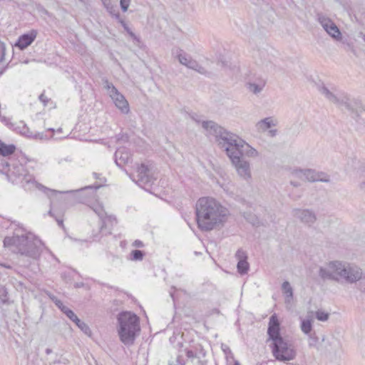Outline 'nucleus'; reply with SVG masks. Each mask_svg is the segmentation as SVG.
I'll list each match as a JSON object with an SVG mask.
<instances>
[{
    "label": "nucleus",
    "instance_id": "412c9836",
    "mask_svg": "<svg viewBox=\"0 0 365 365\" xmlns=\"http://www.w3.org/2000/svg\"><path fill=\"white\" fill-rule=\"evenodd\" d=\"M186 356H187V361H186L187 365H202V361L200 359V358L192 351H190V350L186 351Z\"/></svg>",
    "mask_w": 365,
    "mask_h": 365
},
{
    "label": "nucleus",
    "instance_id": "f8f14e48",
    "mask_svg": "<svg viewBox=\"0 0 365 365\" xmlns=\"http://www.w3.org/2000/svg\"><path fill=\"white\" fill-rule=\"evenodd\" d=\"M292 214L294 217L309 227L312 226L317 220L316 213L310 209L294 208L292 210Z\"/></svg>",
    "mask_w": 365,
    "mask_h": 365
},
{
    "label": "nucleus",
    "instance_id": "3c124183",
    "mask_svg": "<svg viewBox=\"0 0 365 365\" xmlns=\"http://www.w3.org/2000/svg\"><path fill=\"white\" fill-rule=\"evenodd\" d=\"M1 165H2L3 168H4V166H5V167H8V166H9V164H8V163H6V162L3 163Z\"/></svg>",
    "mask_w": 365,
    "mask_h": 365
},
{
    "label": "nucleus",
    "instance_id": "a878e982",
    "mask_svg": "<svg viewBox=\"0 0 365 365\" xmlns=\"http://www.w3.org/2000/svg\"><path fill=\"white\" fill-rule=\"evenodd\" d=\"M317 171L312 169H304V178L305 180H307L311 182H316L317 179Z\"/></svg>",
    "mask_w": 365,
    "mask_h": 365
},
{
    "label": "nucleus",
    "instance_id": "0eeeda50",
    "mask_svg": "<svg viewBox=\"0 0 365 365\" xmlns=\"http://www.w3.org/2000/svg\"><path fill=\"white\" fill-rule=\"evenodd\" d=\"M319 91L329 102L337 106H344L348 110L351 109V100L346 93L339 91L334 87L329 88L325 86H320Z\"/></svg>",
    "mask_w": 365,
    "mask_h": 365
},
{
    "label": "nucleus",
    "instance_id": "864d4df0",
    "mask_svg": "<svg viewBox=\"0 0 365 365\" xmlns=\"http://www.w3.org/2000/svg\"><path fill=\"white\" fill-rule=\"evenodd\" d=\"M233 365H240V364L237 361H236Z\"/></svg>",
    "mask_w": 365,
    "mask_h": 365
},
{
    "label": "nucleus",
    "instance_id": "6e6d98bb",
    "mask_svg": "<svg viewBox=\"0 0 365 365\" xmlns=\"http://www.w3.org/2000/svg\"><path fill=\"white\" fill-rule=\"evenodd\" d=\"M195 120L197 122V123H199L200 121L197 120V119H195Z\"/></svg>",
    "mask_w": 365,
    "mask_h": 365
},
{
    "label": "nucleus",
    "instance_id": "a19ab883",
    "mask_svg": "<svg viewBox=\"0 0 365 365\" xmlns=\"http://www.w3.org/2000/svg\"><path fill=\"white\" fill-rule=\"evenodd\" d=\"M277 133H278V131L277 129H269L268 130L267 135H268V136L273 138L277 135Z\"/></svg>",
    "mask_w": 365,
    "mask_h": 365
},
{
    "label": "nucleus",
    "instance_id": "1a4fd4ad",
    "mask_svg": "<svg viewBox=\"0 0 365 365\" xmlns=\"http://www.w3.org/2000/svg\"><path fill=\"white\" fill-rule=\"evenodd\" d=\"M133 180L136 182L140 186H144L153 183L155 180L152 168L145 164L137 166L136 173L133 175Z\"/></svg>",
    "mask_w": 365,
    "mask_h": 365
},
{
    "label": "nucleus",
    "instance_id": "c03bdc74",
    "mask_svg": "<svg viewBox=\"0 0 365 365\" xmlns=\"http://www.w3.org/2000/svg\"><path fill=\"white\" fill-rule=\"evenodd\" d=\"M133 246L136 247H143V243L140 240H135L133 243Z\"/></svg>",
    "mask_w": 365,
    "mask_h": 365
},
{
    "label": "nucleus",
    "instance_id": "ddd939ff",
    "mask_svg": "<svg viewBox=\"0 0 365 365\" xmlns=\"http://www.w3.org/2000/svg\"><path fill=\"white\" fill-rule=\"evenodd\" d=\"M178 60L182 65L192 69L200 74L209 75L210 73L195 60L185 53H180L177 56Z\"/></svg>",
    "mask_w": 365,
    "mask_h": 365
},
{
    "label": "nucleus",
    "instance_id": "aec40b11",
    "mask_svg": "<svg viewBox=\"0 0 365 365\" xmlns=\"http://www.w3.org/2000/svg\"><path fill=\"white\" fill-rule=\"evenodd\" d=\"M326 32L334 39L336 41H341L342 38V34L334 22L330 24Z\"/></svg>",
    "mask_w": 365,
    "mask_h": 365
},
{
    "label": "nucleus",
    "instance_id": "4468645a",
    "mask_svg": "<svg viewBox=\"0 0 365 365\" xmlns=\"http://www.w3.org/2000/svg\"><path fill=\"white\" fill-rule=\"evenodd\" d=\"M280 331V325L277 317L275 314H273L269 318V327L267 329V334L269 335V339H271L273 342L277 341L278 339H283L279 333Z\"/></svg>",
    "mask_w": 365,
    "mask_h": 365
},
{
    "label": "nucleus",
    "instance_id": "2eb2a0df",
    "mask_svg": "<svg viewBox=\"0 0 365 365\" xmlns=\"http://www.w3.org/2000/svg\"><path fill=\"white\" fill-rule=\"evenodd\" d=\"M36 36L37 31L36 30H31L29 33L21 36L15 46L21 50H24L33 43L36 38Z\"/></svg>",
    "mask_w": 365,
    "mask_h": 365
},
{
    "label": "nucleus",
    "instance_id": "bb28decb",
    "mask_svg": "<svg viewBox=\"0 0 365 365\" xmlns=\"http://www.w3.org/2000/svg\"><path fill=\"white\" fill-rule=\"evenodd\" d=\"M237 271L240 274H246L250 268V264L247 262V260L244 261H240L237 262Z\"/></svg>",
    "mask_w": 365,
    "mask_h": 365
},
{
    "label": "nucleus",
    "instance_id": "473e14b6",
    "mask_svg": "<svg viewBox=\"0 0 365 365\" xmlns=\"http://www.w3.org/2000/svg\"><path fill=\"white\" fill-rule=\"evenodd\" d=\"M247 88L250 92L257 94L262 91L263 86L250 83H248Z\"/></svg>",
    "mask_w": 365,
    "mask_h": 365
},
{
    "label": "nucleus",
    "instance_id": "cd10ccee",
    "mask_svg": "<svg viewBox=\"0 0 365 365\" xmlns=\"http://www.w3.org/2000/svg\"><path fill=\"white\" fill-rule=\"evenodd\" d=\"M304 173V169H294L290 172V176L292 179L305 180Z\"/></svg>",
    "mask_w": 365,
    "mask_h": 365
},
{
    "label": "nucleus",
    "instance_id": "7ed1b4c3",
    "mask_svg": "<svg viewBox=\"0 0 365 365\" xmlns=\"http://www.w3.org/2000/svg\"><path fill=\"white\" fill-rule=\"evenodd\" d=\"M201 123L207 134L215 137L217 145L226 152L229 158L239 153L238 150L244 143V140L239 136L227 131L212 120H204Z\"/></svg>",
    "mask_w": 365,
    "mask_h": 365
},
{
    "label": "nucleus",
    "instance_id": "79ce46f5",
    "mask_svg": "<svg viewBox=\"0 0 365 365\" xmlns=\"http://www.w3.org/2000/svg\"><path fill=\"white\" fill-rule=\"evenodd\" d=\"M104 6L107 9L111 8L110 0H101Z\"/></svg>",
    "mask_w": 365,
    "mask_h": 365
},
{
    "label": "nucleus",
    "instance_id": "4be33fe9",
    "mask_svg": "<svg viewBox=\"0 0 365 365\" xmlns=\"http://www.w3.org/2000/svg\"><path fill=\"white\" fill-rule=\"evenodd\" d=\"M283 293L286 295L285 301L290 303L293 298V289L289 282H284L282 285Z\"/></svg>",
    "mask_w": 365,
    "mask_h": 365
},
{
    "label": "nucleus",
    "instance_id": "6ab92c4d",
    "mask_svg": "<svg viewBox=\"0 0 365 365\" xmlns=\"http://www.w3.org/2000/svg\"><path fill=\"white\" fill-rule=\"evenodd\" d=\"M102 221V225H101V230H106L107 227L110 230V228L116 224V219L115 217L112 215H108L106 213V215H104L103 217L101 218ZM108 233L110 234V230L108 231Z\"/></svg>",
    "mask_w": 365,
    "mask_h": 365
},
{
    "label": "nucleus",
    "instance_id": "e433bc0d",
    "mask_svg": "<svg viewBox=\"0 0 365 365\" xmlns=\"http://www.w3.org/2000/svg\"><path fill=\"white\" fill-rule=\"evenodd\" d=\"M130 1H131V0H120V5L121 9L123 12H125L128 11V9L129 7Z\"/></svg>",
    "mask_w": 365,
    "mask_h": 365
},
{
    "label": "nucleus",
    "instance_id": "8fccbe9b",
    "mask_svg": "<svg viewBox=\"0 0 365 365\" xmlns=\"http://www.w3.org/2000/svg\"><path fill=\"white\" fill-rule=\"evenodd\" d=\"M334 342H336V340H333V341H331V342L330 341V340H328V341H327V344H329V345L332 344H334Z\"/></svg>",
    "mask_w": 365,
    "mask_h": 365
},
{
    "label": "nucleus",
    "instance_id": "49530a36",
    "mask_svg": "<svg viewBox=\"0 0 365 365\" xmlns=\"http://www.w3.org/2000/svg\"><path fill=\"white\" fill-rule=\"evenodd\" d=\"M6 175H7V177L9 180H11V181H14V179H11L12 178V174H11V172H9V170L6 171ZM15 176H17L18 175H14Z\"/></svg>",
    "mask_w": 365,
    "mask_h": 365
},
{
    "label": "nucleus",
    "instance_id": "9d476101",
    "mask_svg": "<svg viewBox=\"0 0 365 365\" xmlns=\"http://www.w3.org/2000/svg\"><path fill=\"white\" fill-rule=\"evenodd\" d=\"M229 158L240 178L245 180H249L252 178L250 163L249 161L237 155Z\"/></svg>",
    "mask_w": 365,
    "mask_h": 365
},
{
    "label": "nucleus",
    "instance_id": "37998d69",
    "mask_svg": "<svg viewBox=\"0 0 365 365\" xmlns=\"http://www.w3.org/2000/svg\"><path fill=\"white\" fill-rule=\"evenodd\" d=\"M290 184L295 187H299L301 183L298 181H296L295 179H291Z\"/></svg>",
    "mask_w": 365,
    "mask_h": 365
},
{
    "label": "nucleus",
    "instance_id": "2f4dec72",
    "mask_svg": "<svg viewBox=\"0 0 365 365\" xmlns=\"http://www.w3.org/2000/svg\"><path fill=\"white\" fill-rule=\"evenodd\" d=\"M317 181L329 182H330V177L329 175L324 172L317 171L316 182Z\"/></svg>",
    "mask_w": 365,
    "mask_h": 365
},
{
    "label": "nucleus",
    "instance_id": "5fc2aeb1",
    "mask_svg": "<svg viewBox=\"0 0 365 365\" xmlns=\"http://www.w3.org/2000/svg\"><path fill=\"white\" fill-rule=\"evenodd\" d=\"M3 73V70L0 71V75Z\"/></svg>",
    "mask_w": 365,
    "mask_h": 365
},
{
    "label": "nucleus",
    "instance_id": "dca6fc26",
    "mask_svg": "<svg viewBox=\"0 0 365 365\" xmlns=\"http://www.w3.org/2000/svg\"><path fill=\"white\" fill-rule=\"evenodd\" d=\"M116 164L121 167L131 161V155L125 148L118 149L115 154Z\"/></svg>",
    "mask_w": 365,
    "mask_h": 365
},
{
    "label": "nucleus",
    "instance_id": "a211bd4d",
    "mask_svg": "<svg viewBox=\"0 0 365 365\" xmlns=\"http://www.w3.org/2000/svg\"><path fill=\"white\" fill-rule=\"evenodd\" d=\"M238 151L239 153L237 155L240 157H242L243 155H246L249 158H256L259 156L258 151L254 148L251 147L245 140L242 147L240 148Z\"/></svg>",
    "mask_w": 365,
    "mask_h": 365
},
{
    "label": "nucleus",
    "instance_id": "f3484780",
    "mask_svg": "<svg viewBox=\"0 0 365 365\" xmlns=\"http://www.w3.org/2000/svg\"><path fill=\"white\" fill-rule=\"evenodd\" d=\"M278 121L273 117L265 118L256 123V128L259 132H265L268 129L277 125Z\"/></svg>",
    "mask_w": 365,
    "mask_h": 365
},
{
    "label": "nucleus",
    "instance_id": "7c9ffc66",
    "mask_svg": "<svg viewBox=\"0 0 365 365\" xmlns=\"http://www.w3.org/2000/svg\"><path fill=\"white\" fill-rule=\"evenodd\" d=\"M316 318L321 322H326L329 319V314L322 309H319L315 312Z\"/></svg>",
    "mask_w": 365,
    "mask_h": 365
},
{
    "label": "nucleus",
    "instance_id": "c85d7f7f",
    "mask_svg": "<svg viewBox=\"0 0 365 365\" xmlns=\"http://www.w3.org/2000/svg\"><path fill=\"white\" fill-rule=\"evenodd\" d=\"M168 364L169 365H184L186 364V361H185L181 355L175 354L170 358Z\"/></svg>",
    "mask_w": 365,
    "mask_h": 365
},
{
    "label": "nucleus",
    "instance_id": "ea45409f",
    "mask_svg": "<svg viewBox=\"0 0 365 365\" xmlns=\"http://www.w3.org/2000/svg\"><path fill=\"white\" fill-rule=\"evenodd\" d=\"M121 24L123 26L125 30L129 34V35L132 38H136L135 34L132 31L130 30V29L128 27L127 24L124 21H121Z\"/></svg>",
    "mask_w": 365,
    "mask_h": 365
},
{
    "label": "nucleus",
    "instance_id": "603ef678",
    "mask_svg": "<svg viewBox=\"0 0 365 365\" xmlns=\"http://www.w3.org/2000/svg\"><path fill=\"white\" fill-rule=\"evenodd\" d=\"M48 213H49V215H50L51 216H53V214H52V211H51V210H49Z\"/></svg>",
    "mask_w": 365,
    "mask_h": 365
},
{
    "label": "nucleus",
    "instance_id": "20e7f679",
    "mask_svg": "<svg viewBox=\"0 0 365 365\" xmlns=\"http://www.w3.org/2000/svg\"><path fill=\"white\" fill-rule=\"evenodd\" d=\"M4 245L5 247L11 248L13 252H17L21 257L37 259L41 255L43 243L34 235L28 234L6 237L4 240Z\"/></svg>",
    "mask_w": 365,
    "mask_h": 365
},
{
    "label": "nucleus",
    "instance_id": "9b49d317",
    "mask_svg": "<svg viewBox=\"0 0 365 365\" xmlns=\"http://www.w3.org/2000/svg\"><path fill=\"white\" fill-rule=\"evenodd\" d=\"M55 304L71 320L73 321L78 327L86 334L90 336L91 334V331L88 326L83 322L81 321L76 314L68 309L67 307L64 306L62 302L58 299L56 297L51 298Z\"/></svg>",
    "mask_w": 365,
    "mask_h": 365
},
{
    "label": "nucleus",
    "instance_id": "58836bf2",
    "mask_svg": "<svg viewBox=\"0 0 365 365\" xmlns=\"http://www.w3.org/2000/svg\"><path fill=\"white\" fill-rule=\"evenodd\" d=\"M351 166L353 170H356L357 173L359 172V168L361 166V163L359 160L353 159L351 160Z\"/></svg>",
    "mask_w": 365,
    "mask_h": 365
},
{
    "label": "nucleus",
    "instance_id": "c756f323",
    "mask_svg": "<svg viewBox=\"0 0 365 365\" xmlns=\"http://www.w3.org/2000/svg\"><path fill=\"white\" fill-rule=\"evenodd\" d=\"M9 292L5 286L0 285V300L3 304H9Z\"/></svg>",
    "mask_w": 365,
    "mask_h": 365
},
{
    "label": "nucleus",
    "instance_id": "de8ad7c7",
    "mask_svg": "<svg viewBox=\"0 0 365 365\" xmlns=\"http://www.w3.org/2000/svg\"><path fill=\"white\" fill-rule=\"evenodd\" d=\"M359 187L360 189L365 190V180L360 183Z\"/></svg>",
    "mask_w": 365,
    "mask_h": 365
},
{
    "label": "nucleus",
    "instance_id": "09e8293b",
    "mask_svg": "<svg viewBox=\"0 0 365 365\" xmlns=\"http://www.w3.org/2000/svg\"><path fill=\"white\" fill-rule=\"evenodd\" d=\"M56 221L59 225H63V220L56 219Z\"/></svg>",
    "mask_w": 365,
    "mask_h": 365
},
{
    "label": "nucleus",
    "instance_id": "f704fd0d",
    "mask_svg": "<svg viewBox=\"0 0 365 365\" xmlns=\"http://www.w3.org/2000/svg\"><path fill=\"white\" fill-rule=\"evenodd\" d=\"M143 252L141 251V250H133L132 252H131V259L132 260H142L143 258Z\"/></svg>",
    "mask_w": 365,
    "mask_h": 365
},
{
    "label": "nucleus",
    "instance_id": "f03ea898",
    "mask_svg": "<svg viewBox=\"0 0 365 365\" xmlns=\"http://www.w3.org/2000/svg\"><path fill=\"white\" fill-rule=\"evenodd\" d=\"M195 213L198 227L203 231H210L223 225L228 210L215 198L202 197L196 202Z\"/></svg>",
    "mask_w": 365,
    "mask_h": 365
},
{
    "label": "nucleus",
    "instance_id": "b1692460",
    "mask_svg": "<svg viewBox=\"0 0 365 365\" xmlns=\"http://www.w3.org/2000/svg\"><path fill=\"white\" fill-rule=\"evenodd\" d=\"M317 21L324 30H327L330 24L334 22L330 18L324 16L322 14H317Z\"/></svg>",
    "mask_w": 365,
    "mask_h": 365
},
{
    "label": "nucleus",
    "instance_id": "4c0bfd02",
    "mask_svg": "<svg viewBox=\"0 0 365 365\" xmlns=\"http://www.w3.org/2000/svg\"><path fill=\"white\" fill-rule=\"evenodd\" d=\"M23 170L22 165H16L13 167V170L9 169V172H11L12 175H18V176L21 175L20 171Z\"/></svg>",
    "mask_w": 365,
    "mask_h": 365
},
{
    "label": "nucleus",
    "instance_id": "39448f33",
    "mask_svg": "<svg viewBox=\"0 0 365 365\" xmlns=\"http://www.w3.org/2000/svg\"><path fill=\"white\" fill-rule=\"evenodd\" d=\"M117 320L120 341L125 346L133 345L140 331L139 317L130 312H122L118 314Z\"/></svg>",
    "mask_w": 365,
    "mask_h": 365
},
{
    "label": "nucleus",
    "instance_id": "f257e3e1",
    "mask_svg": "<svg viewBox=\"0 0 365 365\" xmlns=\"http://www.w3.org/2000/svg\"><path fill=\"white\" fill-rule=\"evenodd\" d=\"M319 277L324 279L332 280L339 284H353L360 282L362 286L365 280L363 269L356 264L344 260H332L321 267ZM365 292V287L361 288Z\"/></svg>",
    "mask_w": 365,
    "mask_h": 365
},
{
    "label": "nucleus",
    "instance_id": "c9c22d12",
    "mask_svg": "<svg viewBox=\"0 0 365 365\" xmlns=\"http://www.w3.org/2000/svg\"><path fill=\"white\" fill-rule=\"evenodd\" d=\"M235 257L237 259L238 262L244 261L247 259V255L245 251L242 250H238L235 254Z\"/></svg>",
    "mask_w": 365,
    "mask_h": 365
},
{
    "label": "nucleus",
    "instance_id": "393cba45",
    "mask_svg": "<svg viewBox=\"0 0 365 365\" xmlns=\"http://www.w3.org/2000/svg\"><path fill=\"white\" fill-rule=\"evenodd\" d=\"M312 319H303L301 323V329L305 334H309L312 330Z\"/></svg>",
    "mask_w": 365,
    "mask_h": 365
},
{
    "label": "nucleus",
    "instance_id": "a18cd8bd",
    "mask_svg": "<svg viewBox=\"0 0 365 365\" xmlns=\"http://www.w3.org/2000/svg\"><path fill=\"white\" fill-rule=\"evenodd\" d=\"M39 99L44 103L45 106L46 105V102L48 101V100L43 94L40 95Z\"/></svg>",
    "mask_w": 365,
    "mask_h": 365
},
{
    "label": "nucleus",
    "instance_id": "423d86ee",
    "mask_svg": "<svg viewBox=\"0 0 365 365\" xmlns=\"http://www.w3.org/2000/svg\"><path fill=\"white\" fill-rule=\"evenodd\" d=\"M272 352L275 359L280 361L293 360L297 355L294 346L284 338L272 343Z\"/></svg>",
    "mask_w": 365,
    "mask_h": 365
},
{
    "label": "nucleus",
    "instance_id": "6e6552de",
    "mask_svg": "<svg viewBox=\"0 0 365 365\" xmlns=\"http://www.w3.org/2000/svg\"><path fill=\"white\" fill-rule=\"evenodd\" d=\"M103 87L107 91L115 106L123 113H128L130 110L129 104L125 98L121 94L113 84L108 80H103Z\"/></svg>",
    "mask_w": 365,
    "mask_h": 365
},
{
    "label": "nucleus",
    "instance_id": "5701e85b",
    "mask_svg": "<svg viewBox=\"0 0 365 365\" xmlns=\"http://www.w3.org/2000/svg\"><path fill=\"white\" fill-rule=\"evenodd\" d=\"M15 149L14 145H6L0 140V155L3 156L10 155L14 153Z\"/></svg>",
    "mask_w": 365,
    "mask_h": 365
},
{
    "label": "nucleus",
    "instance_id": "72a5a7b5",
    "mask_svg": "<svg viewBox=\"0 0 365 365\" xmlns=\"http://www.w3.org/2000/svg\"><path fill=\"white\" fill-rule=\"evenodd\" d=\"M91 208L98 215L100 219L106 215V212L101 205H93Z\"/></svg>",
    "mask_w": 365,
    "mask_h": 365
}]
</instances>
